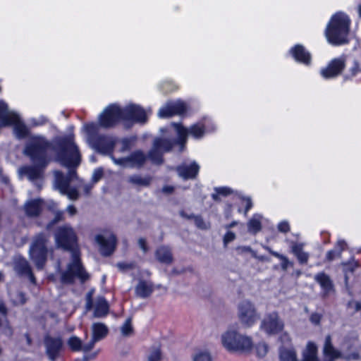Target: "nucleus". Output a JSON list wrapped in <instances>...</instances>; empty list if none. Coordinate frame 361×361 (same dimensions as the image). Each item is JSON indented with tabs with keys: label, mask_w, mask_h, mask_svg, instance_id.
Wrapping results in <instances>:
<instances>
[{
	"label": "nucleus",
	"mask_w": 361,
	"mask_h": 361,
	"mask_svg": "<svg viewBox=\"0 0 361 361\" xmlns=\"http://www.w3.org/2000/svg\"><path fill=\"white\" fill-rule=\"evenodd\" d=\"M221 342L228 351L241 353H250L253 348L250 337L235 330H228L221 335Z\"/></svg>",
	"instance_id": "423d86ee"
},
{
	"label": "nucleus",
	"mask_w": 361,
	"mask_h": 361,
	"mask_svg": "<svg viewBox=\"0 0 361 361\" xmlns=\"http://www.w3.org/2000/svg\"><path fill=\"white\" fill-rule=\"evenodd\" d=\"M236 238V235L235 234L232 232V231H228L224 236V238H223V242H224V247H227L228 244L232 241H233Z\"/></svg>",
	"instance_id": "864d4df0"
},
{
	"label": "nucleus",
	"mask_w": 361,
	"mask_h": 361,
	"mask_svg": "<svg viewBox=\"0 0 361 361\" xmlns=\"http://www.w3.org/2000/svg\"><path fill=\"white\" fill-rule=\"evenodd\" d=\"M121 333L124 336H129L133 334V328L132 326V319L128 318L126 319L123 325L121 328Z\"/></svg>",
	"instance_id": "79ce46f5"
},
{
	"label": "nucleus",
	"mask_w": 361,
	"mask_h": 361,
	"mask_svg": "<svg viewBox=\"0 0 361 361\" xmlns=\"http://www.w3.org/2000/svg\"><path fill=\"white\" fill-rule=\"evenodd\" d=\"M350 20L347 15L339 12L334 15L325 30V35L329 43L341 45L348 42Z\"/></svg>",
	"instance_id": "7ed1b4c3"
},
{
	"label": "nucleus",
	"mask_w": 361,
	"mask_h": 361,
	"mask_svg": "<svg viewBox=\"0 0 361 361\" xmlns=\"http://www.w3.org/2000/svg\"><path fill=\"white\" fill-rule=\"evenodd\" d=\"M123 117L122 108L116 104L109 105L99 117V126L104 128H114L123 121Z\"/></svg>",
	"instance_id": "6e6552de"
},
{
	"label": "nucleus",
	"mask_w": 361,
	"mask_h": 361,
	"mask_svg": "<svg viewBox=\"0 0 361 361\" xmlns=\"http://www.w3.org/2000/svg\"><path fill=\"white\" fill-rule=\"evenodd\" d=\"M138 245L145 253H147L149 251V247L147 246V241L145 238H139L138 239Z\"/></svg>",
	"instance_id": "680f3d73"
},
{
	"label": "nucleus",
	"mask_w": 361,
	"mask_h": 361,
	"mask_svg": "<svg viewBox=\"0 0 361 361\" xmlns=\"http://www.w3.org/2000/svg\"><path fill=\"white\" fill-rule=\"evenodd\" d=\"M11 300L12 304L15 306L23 305L27 302L25 294L20 290H18L16 293L11 294Z\"/></svg>",
	"instance_id": "4c0bfd02"
},
{
	"label": "nucleus",
	"mask_w": 361,
	"mask_h": 361,
	"mask_svg": "<svg viewBox=\"0 0 361 361\" xmlns=\"http://www.w3.org/2000/svg\"><path fill=\"white\" fill-rule=\"evenodd\" d=\"M147 156V158H149V160L154 164L161 165L164 162L163 153L154 145Z\"/></svg>",
	"instance_id": "f704fd0d"
},
{
	"label": "nucleus",
	"mask_w": 361,
	"mask_h": 361,
	"mask_svg": "<svg viewBox=\"0 0 361 361\" xmlns=\"http://www.w3.org/2000/svg\"><path fill=\"white\" fill-rule=\"evenodd\" d=\"M187 111V105L185 102L178 101L168 103L159 111L161 118H169L175 115H182Z\"/></svg>",
	"instance_id": "dca6fc26"
},
{
	"label": "nucleus",
	"mask_w": 361,
	"mask_h": 361,
	"mask_svg": "<svg viewBox=\"0 0 361 361\" xmlns=\"http://www.w3.org/2000/svg\"><path fill=\"white\" fill-rule=\"evenodd\" d=\"M283 328L284 323L276 311L266 314L261 322V329L269 335L277 334Z\"/></svg>",
	"instance_id": "1a4fd4ad"
},
{
	"label": "nucleus",
	"mask_w": 361,
	"mask_h": 361,
	"mask_svg": "<svg viewBox=\"0 0 361 361\" xmlns=\"http://www.w3.org/2000/svg\"><path fill=\"white\" fill-rule=\"evenodd\" d=\"M200 166L193 161L189 164H183L176 168L178 175L184 180L195 179L199 173Z\"/></svg>",
	"instance_id": "aec40b11"
},
{
	"label": "nucleus",
	"mask_w": 361,
	"mask_h": 361,
	"mask_svg": "<svg viewBox=\"0 0 361 361\" xmlns=\"http://www.w3.org/2000/svg\"><path fill=\"white\" fill-rule=\"evenodd\" d=\"M314 280L322 288V298H327L335 292L334 284L331 277L325 272H319L314 276Z\"/></svg>",
	"instance_id": "a211bd4d"
},
{
	"label": "nucleus",
	"mask_w": 361,
	"mask_h": 361,
	"mask_svg": "<svg viewBox=\"0 0 361 361\" xmlns=\"http://www.w3.org/2000/svg\"><path fill=\"white\" fill-rule=\"evenodd\" d=\"M35 166H24L19 169L18 172L20 176H27L30 180H35L40 178L42 176L43 170L46 166H42L39 163H34Z\"/></svg>",
	"instance_id": "4be33fe9"
},
{
	"label": "nucleus",
	"mask_w": 361,
	"mask_h": 361,
	"mask_svg": "<svg viewBox=\"0 0 361 361\" xmlns=\"http://www.w3.org/2000/svg\"><path fill=\"white\" fill-rule=\"evenodd\" d=\"M179 214H180V216H182L183 218L186 219H189V220H190V219H192V220H193V219H194V217H195V215H194V214H187L185 211H183V210L180 211Z\"/></svg>",
	"instance_id": "774afa93"
},
{
	"label": "nucleus",
	"mask_w": 361,
	"mask_h": 361,
	"mask_svg": "<svg viewBox=\"0 0 361 361\" xmlns=\"http://www.w3.org/2000/svg\"><path fill=\"white\" fill-rule=\"evenodd\" d=\"M175 186L169 185H164L161 190V193H163L165 195H171L175 192Z\"/></svg>",
	"instance_id": "4d7b16f0"
},
{
	"label": "nucleus",
	"mask_w": 361,
	"mask_h": 361,
	"mask_svg": "<svg viewBox=\"0 0 361 361\" xmlns=\"http://www.w3.org/2000/svg\"><path fill=\"white\" fill-rule=\"evenodd\" d=\"M4 275L1 272H0V282L3 280ZM8 314V309L5 303V302L3 300H0V314L4 317L6 318ZM2 325V321L0 319V326Z\"/></svg>",
	"instance_id": "c03bdc74"
},
{
	"label": "nucleus",
	"mask_w": 361,
	"mask_h": 361,
	"mask_svg": "<svg viewBox=\"0 0 361 361\" xmlns=\"http://www.w3.org/2000/svg\"><path fill=\"white\" fill-rule=\"evenodd\" d=\"M343 270L345 274L348 273H353L354 271L360 267L358 261L355 260L354 257L347 262H342L341 264Z\"/></svg>",
	"instance_id": "ea45409f"
},
{
	"label": "nucleus",
	"mask_w": 361,
	"mask_h": 361,
	"mask_svg": "<svg viewBox=\"0 0 361 361\" xmlns=\"http://www.w3.org/2000/svg\"><path fill=\"white\" fill-rule=\"evenodd\" d=\"M281 361H296V354L294 351L284 349L280 353Z\"/></svg>",
	"instance_id": "a19ab883"
},
{
	"label": "nucleus",
	"mask_w": 361,
	"mask_h": 361,
	"mask_svg": "<svg viewBox=\"0 0 361 361\" xmlns=\"http://www.w3.org/2000/svg\"><path fill=\"white\" fill-rule=\"evenodd\" d=\"M13 333V330L11 325L9 324V322L6 320V325L4 329V334H5L6 336L11 337L12 336Z\"/></svg>",
	"instance_id": "69168bd1"
},
{
	"label": "nucleus",
	"mask_w": 361,
	"mask_h": 361,
	"mask_svg": "<svg viewBox=\"0 0 361 361\" xmlns=\"http://www.w3.org/2000/svg\"><path fill=\"white\" fill-rule=\"evenodd\" d=\"M323 354L330 359L329 361H334L336 359L343 358L342 353L334 346L331 335H327L325 337L323 346Z\"/></svg>",
	"instance_id": "5701e85b"
},
{
	"label": "nucleus",
	"mask_w": 361,
	"mask_h": 361,
	"mask_svg": "<svg viewBox=\"0 0 361 361\" xmlns=\"http://www.w3.org/2000/svg\"><path fill=\"white\" fill-rule=\"evenodd\" d=\"M68 345L70 347L72 351H80L82 350L85 353L87 351L85 350V344L82 345V341L77 336H71L67 341Z\"/></svg>",
	"instance_id": "c9c22d12"
},
{
	"label": "nucleus",
	"mask_w": 361,
	"mask_h": 361,
	"mask_svg": "<svg viewBox=\"0 0 361 361\" xmlns=\"http://www.w3.org/2000/svg\"><path fill=\"white\" fill-rule=\"evenodd\" d=\"M44 202L42 199H32L27 201L23 206L25 215L30 219L39 217L44 209Z\"/></svg>",
	"instance_id": "f3484780"
},
{
	"label": "nucleus",
	"mask_w": 361,
	"mask_h": 361,
	"mask_svg": "<svg viewBox=\"0 0 361 361\" xmlns=\"http://www.w3.org/2000/svg\"><path fill=\"white\" fill-rule=\"evenodd\" d=\"M13 269L18 276L27 278L33 285L37 284L32 267L25 258L21 256L16 257L13 260Z\"/></svg>",
	"instance_id": "ddd939ff"
},
{
	"label": "nucleus",
	"mask_w": 361,
	"mask_h": 361,
	"mask_svg": "<svg viewBox=\"0 0 361 361\" xmlns=\"http://www.w3.org/2000/svg\"><path fill=\"white\" fill-rule=\"evenodd\" d=\"M174 142L167 138H156L153 145L159 149L162 153L169 152L173 148Z\"/></svg>",
	"instance_id": "473e14b6"
},
{
	"label": "nucleus",
	"mask_w": 361,
	"mask_h": 361,
	"mask_svg": "<svg viewBox=\"0 0 361 361\" xmlns=\"http://www.w3.org/2000/svg\"><path fill=\"white\" fill-rule=\"evenodd\" d=\"M49 235L43 232L35 235L29 249V257L36 268L44 269L49 253Z\"/></svg>",
	"instance_id": "20e7f679"
},
{
	"label": "nucleus",
	"mask_w": 361,
	"mask_h": 361,
	"mask_svg": "<svg viewBox=\"0 0 361 361\" xmlns=\"http://www.w3.org/2000/svg\"><path fill=\"white\" fill-rule=\"evenodd\" d=\"M345 66V59H335L329 63L326 68L322 70L321 73L325 78H334L342 73Z\"/></svg>",
	"instance_id": "6ab92c4d"
},
{
	"label": "nucleus",
	"mask_w": 361,
	"mask_h": 361,
	"mask_svg": "<svg viewBox=\"0 0 361 361\" xmlns=\"http://www.w3.org/2000/svg\"><path fill=\"white\" fill-rule=\"evenodd\" d=\"M103 174V171L102 169H97L94 171L92 178V183L95 184L102 178Z\"/></svg>",
	"instance_id": "13d9d810"
},
{
	"label": "nucleus",
	"mask_w": 361,
	"mask_h": 361,
	"mask_svg": "<svg viewBox=\"0 0 361 361\" xmlns=\"http://www.w3.org/2000/svg\"><path fill=\"white\" fill-rule=\"evenodd\" d=\"M153 286L145 281H141L135 288L136 295L140 298H147L153 292Z\"/></svg>",
	"instance_id": "c756f323"
},
{
	"label": "nucleus",
	"mask_w": 361,
	"mask_h": 361,
	"mask_svg": "<svg viewBox=\"0 0 361 361\" xmlns=\"http://www.w3.org/2000/svg\"><path fill=\"white\" fill-rule=\"evenodd\" d=\"M214 190L224 197L228 196L233 192V191L228 187L215 188Z\"/></svg>",
	"instance_id": "5fc2aeb1"
},
{
	"label": "nucleus",
	"mask_w": 361,
	"mask_h": 361,
	"mask_svg": "<svg viewBox=\"0 0 361 361\" xmlns=\"http://www.w3.org/2000/svg\"><path fill=\"white\" fill-rule=\"evenodd\" d=\"M54 218L51 220L46 226L47 231H51L54 226L59 222L65 221L64 212L61 210H56L54 212Z\"/></svg>",
	"instance_id": "e433bc0d"
},
{
	"label": "nucleus",
	"mask_w": 361,
	"mask_h": 361,
	"mask_svg": "<svg viewBox=\"0 0 361 361\" xmlns=\"http://www.w3.org/2000/svg\"><path fill=\"white\" fill-rule=\"evenodd\" d=\"M161 360V352L159 348H155L148 357V361H160Z\"/></svg>",
	"instance_id": "8fccbe9b"
},
{
	"label": "nucleus",
	"mask_w": 361,
	"mask_h": 361,
	"mask_svg": "<svg viewBox=\"0 0 361 361\" xmlns=\"http://www.w3.org/2000/svg\"><path fill=\"white\" fill-rule=\"evenodd\" d=\"M268 351V346L266 343H259L256 347V352L259 357H263Z\"/></svg>",
	"instance_id": "3c124183"
},
{
	"label": "nucleus",
	"mask_w": 361,
	"mask_h": 361,
	"mask_svg": "<svg viewBox=\"0 0 361 361\" xmlns=\"http://www.w3.org/2000/svg\"><path fill=\"white\" fill-rule=\"evenodd\" d=\"M290 52L295 59L305 64H310L311 56L308 51L302 45L298 44L291 49Z\"/></svg>",
	"instance_id": "cd10ccee"
},
{
	"label": "nucleus",
	"mask_w": 361,
	"mask_h": 361,
	"mask_svg": "<svg viewBox=\"0 0 361 361\" xmlns=\"http://www.w3.org/2000/svg\"><path fill=\"white\" fill-rule=\"evenodd\" d=\"M238 254L250 253L252 257H257V252L254 251L250 246H238L236 247Z\"/></svg>",
	"instance_id": "de8ad7c7"
},
{
	"label": "nucleus",
	"mask_w": 361,
	"mask_h": 361,
	"mask_svg": "<svg viewBox=\"0 0 361 361\" xmlns=\"http://www.w3.org/2000/svg\"><path fill=\"white\" fill-rule=\"evenodd\" d=\"M347 309L351 314H354L361 310V302L354 300H350L347 303Z\"/></svg>",
	"instance_id": "a18cd8bd"
},
{
	"label": "nucleus",
	"mask_w": 361,
	"mask_h": 361,
	"mask_svg": "<svg viewBox=\"0 0 361 361\" xmlns=\"http://www.w3.org/2000/svg\"><path fill=\"white\" fill-rule=\"evenodd\" d=\"M85 131L90 145L102 154H111L115 147V141L110 137L99 133V126L95 123L85 126Z\"/></svg>",
	"instance_id": "39448f33"
},
{
	"label": "nucleus",
	"mask_w": 361,
	"mask_h": 361,
	"mask_svg": "<svg viewBox=\"0 0 361 361\" xmlns=\"http://www.w3.org/2000/svg\"><path fill=\"white\" fill-rule=\"evenodd\" d=\"M264 248L272 256L277 257L278 259H279L281 260V267L283 271H286L289 267H293V265H294L293 262H290L286 256L281 255L277 252L274 251L271 247H269L268 246H264Z\"/></svg>",
	"instance_id": "2f4dec72"
},
{
	"label": "nucleus",
	"mask_w": 361,
	"mask_h": 361,
	"mask_svg": "<svg viewBox=\"0 0 361 361\" xmlns=\"http://www.w3.org/2000/svg\"><path fill=\"white\" fill-rule=\"evenodd\" d=\"M152 180L153 178L149 175L142 176L135 174L129 176L128 178L129 183L137 187H149L152 184Z\"/></svg>",
	"instance_id": "c85d7f7f"
},
{
	"label": "nucleus",
	"mask_w": 361,
	"mask_h": 361,
	"mask_svg": "<svg viewBox=\"0 0 361 361\" xmlns=\"http://www.w3.org/2000/svg\"><path fill=\"white\" fill-rule=\"evenodd\" d=\"M108 328L102 323H94L92 325V338L89 343L85 344V350L90 351L97 341L104 338L108 334Z\"/></svg>",
	"instance_id": "412c9836"
},
{
	"label": "nucleus",
	"mask_w": 361,
	"mask_h": 361,
	"mask_svg": "<svg viewBox=\"0 0 361 361\" xmlns=\"http://www.w3.org/2000/svg\"><path fill=\"white\" fill-rule=\"evenodd\" d=\"M18 116L8 111V105L0 101V123L2 127L13 125L18 121Z\"/></svg>",
	"instance_id": "b1692460"
},
{
	"label": "nucleus",
	"mask_w": 361,
	"mask_h": 361,
	"mask_svg": "<svg viewBox=\"0 0 361 361\" xmlns=\"http://www.w3.org/2000/svg\"><path fill=\"white\" fill-rule=\"evenodd\" d=\"M290 251L297 258L299 264L306 265L308 263L310 254L304 250L303 243L292 242Z\"/></svg>",
	"instance_id": "393cba45"
},
{
	"label": "nucleus",
	"mask_w": 361,
	"mask_h": 361,
	"mask_svg": "<svg viewBox=\"0 0 361 361\" xmlns=\"http://www.w3.org/2000/svg\"><path fill=\"white\" fill-rule=\"evenodd\" d=\"M17 122H18V121L15 123H13L15 125L14 126V132H15L16 137L19 139H23V138L26 137L29 134L28 128L26 127L25 125L20 123H17Z\"/></svg>",
	"instance_id": "58836bf2"
},
{
	"label": "nucleus",
	"mask_w": 361,
	"mask_h": 361,
	"mask_svg": "<svg viewBox=\"0 0 361 361\" xmlns=\"http://www.w3.org/2000/svg\"><path fill=\"white\" fill-rule=\"evenodd\" d=\"M51 144L43 137H31L25 145L24 154L29 157L33 163H39L42 166L48 164L47 150Z\"/></svg>",
	"instance_id": "0eeeda50"
},
{
	"label": "nucleus",
	"mask_w": 361,
	"mask_h": 361,
	"mask_svg": "<svg viewBox=\"0 0 361 361\" xmlns=\"http://www.w3.org/2000/svg\"><path fill=\"white\" fill-rule=\"evenodd\" d=\"M95 240L100 246V252L104 256H110L116 247L117 240L113 233H109L106 236L97 235Z\"/></svg>",
	"instance_id": "2eb2a0df"
},
{
	"label": "nucleus",
	"mask_w": 361,
	"mask_h": 361,
	"mask_svg": "<svg viewBox=\"0 0 361 361\" xmlns=\"http://www.w3.org/2000/svg\"><path fill=\"white\" fill-rule=\"evenodd\" d=\"M155 257L160 263L167 265L171 264L173 262L171 249L165 245H161L156 250Z\"/></svg>",
	"instance_id": "a878e982"
},
{
	"label": "nucleus",
	"mask_w": 361,
	"mask_h": 361,
	"mask_svg": "<svg viewBox=\"0 0 361 361\" xmlns=\"http://www.w3.org/2000/svg\"><path fill=\"white\" fill-rule=\"evenodd\" d=\"M262 230V216L255 215L247 222V231L252 234H257Z\"/></svg>",
	"instance_id": "72a5a7b5"
},
{
	"label": "nucleus",
	"mask_w": 361,
	"mask_h": 361,
	"mask_svg": "<svg viewBox=\"0 0 361 361\" xmlns=\"http://www.w3.org/2000/svg\"><path fill=\"white\" fill-rule=\"evenodd\" d=\"M193 221L195 222V226L201 230H208L211 227L210 223L205 222L203 218L200 215H195Z\"/></svg>",
	"instance_id": "37998d69"
},
{
	"label": "nucleus",
	"mask_w": 361,
	"mask_h": 361,
	"mask_svg": "<svg viewBox=\"0 0 361 361\" xmlns=\"http://www.w3.org/2000/svg\"><path fill=\"white\" fill-rule=\"evenodd\" d=\"M322 319V316L318 313H313L310 316V321L314 324H319Z\"/></svg>",
	"instance_id": "0e129e2a"
},
{
	"label": "nucleus",
	"mask_w": 361,
	"mask_h": 361,
	"mask_svg": "<svg viewBox=\"0 0 361 361\" xmlns=\"http://www.w3.org/2000/svg\"><path fill=\"white\" fill-rule=\"evenodd\" d=\"M54 239L57 247L72 254V262L68 265L67 270L61 274V281L63 283L73 284L75 277L85 283L90 279V274L83 267L78 249V236L73 228L65 224L57 228L54 233Z\"/></svg>",
	"instance_id": "f03ea898"
},
{
	"label": "nucleus",
	"mask_w": 361,
	"mask_h": 361,
	"mask_svg": "<svg viewBox=\"0 0 361 361\" xmlns=\"http://www.w3.org/2000/svg\"><path fill=\"white\" fill-rule=\"evenodd\" d=\"M111 158L116 164L121 166L123 167H128V166L130 167V161L128 159V156L126 157L120 158V159H116L114 156H111Z\"/></svg>",
	"instance_id": "603ef678"
},
{
	"label": "nucleus",
	"mask_w": 361,
	"mask_h": 361,
	"mask_svg": "<svg viewBox=\"0 0 361 361\" xmlns=\"http://www.w3.org/2000/svg\"><path fill=\"white\" fill-rule=\"evenodd\" d=\"M94 185V184L93 183H85V184L82 185V189H83L84 193L86 195H90L91 190L93 188Z\"/></svg>",
	"instance_id": "e2e57ef3"
},
{
	"label": "nucleus",
	"mask_w": 361,
	"mask_h": 361,
	"mask_svg": "<svg viewBox=\"0 0 361 361\" xmlns=\"http://www.w3.org/2000/svg\"><path fill=\"white\" fill-rule=\"evenodd\" d=\"M66 211L68 212V213L71 215V216H74L77 214L78 211H77V209L75 208V207L74 205H69L67 209H66Z\"/></svg>",
	"instance_id": "338daca9"
},
{
	"label": "nucleus",
	"mask_w": 361,
	"mask_h": 361,
	"mask_svg": "<svg viewBox=\"0 0 361 361\" xmlns=\"http://www.w3.org/2000/svg\"><path fill=\"white\" fill-rule=\"evenodd\" d=\"M130 167L142 168L147 160V156L142 150H135L128 156Z\"/></svg>",
	"instance_id": "bb28decb"
},
{
	"label": "nucleus",
	"mask_w": 361,
	"mask_h": 361,
	"mask_svg": "<svg viewBox=\"0 0 361 361\" xmlns=\"http://www.w3.org/2000/svg\"><path fill=\"white\" fill-rule=\"evenodd\" d=\"M44 345L46 349V354L51 361H56L60 356L63 348V342L61 337H54L47 335L44 338Z\"/></svg>",
	"instance_id": "f8f14e48"
},
{
	"label": "nucleus",
	"mask_w": 361,
	"mask_h": 361,
	"mask_svg": "<svg viewBox=\"0 0 361 361\" xmlns=\"http://www.w3.org/2000/svg\"><path fill=\"white\" fill-rule=\"evenodd\" d=\"M54 151L56 161L69 169L66 176L60 171L54 172V188L70 200L75 201L80 198V192L77 188L71 186V183L78 179L76 168L80 164L81 155L73 137L67 136L60 139Z\"/></svg>",
	"instance_id": "f257e3e1"
},
{
	"label": "nucleus",
	"mask_w": 361,
	"mask_h": 361,
	"mask_svg": "<svg viewBox=\"0 0 361 361\" xmlns=\"http://www.w3.org/2000/svg\"><path fill=\"white\" fill-rule=\"evenodd\" d=\"M194 361H212V358L209 353H201L194 357Z\"/></svg>",
	"instance_id": "6e6d98bb"
},
{
	"label": "nucleus",
	"mask_w": 361,
	"mask_h": 361,
	"mask_svg": "<svg viewBox=\"0 0 361 361\" xmlns=\"http://www.w3.org/2000/svg\"><path fill=\"white\" fill-rule=\"evenodd\" d=\"M109 312V305L105 298H99L97 300L94 317H105Z\"/></svg>",
	"instance_id": "7c9ffc66"
},
{
	"label": "nucleus",
	"mask_w": 361,
	"mask_h": 361,
	"mask_svg": "<svg viewBox=\"0 0 361 361\" xmlns=\"http://www.w3.org/2000/svg\"><path fill=\"white\" fill-rule=\"evenodd\" d=\"M123 121L124 122H131L132 123L145 124L148 121V116L146 111L140 106L130 104L125 108H122Z\"/></svg>",
	"instance_id": "9b49d317"
},
{
	"label": "nucleus",
	"mask_w": 361,
	"mask_h": 361,
	"mask_svg": "<svg viewBox=\"0 0 361 361\" xmlns=\"http://www.w3.org/2000/svg\"><path fill=\"white\" fill-rule=\"evenodd\" d=\"M172 126L178 133V141L181 145H184L186 143L188 134L198 139L202 137L205 133V126L202 123H196L189 129L185 128L180 123H173Z\"/></svg>",
	"instance_id": "9d476101"
},
{
	"label": "nucleus",
	"mask_w": 361,
	"mask_h": 361,
	"mask_svg": "<svg viewBox=\"0 0 361 361\" xmlns=\"http://www.w3.org/2000/svg\"><path fill=\"white\" fill-rule=\"evenodd\" d=\"M341 256V252H336L334 250H330L326 253V259L327 261L331 262L334 260L336 257Z\"/></svg>",
	"instance_id": "052dcab7"
},
{
	"label": "nucleus",
	"mask_w": 361,
	"mask_h": 361,
	"mask_svg": "<svg viewBox=\"0 0 361 361\" xmlns=\"http://www.w3.org/2000/svg\"><path fill=\"white\" fill-rule=\"evenodd\" d=\"M238 317L241 323L246 326H252L258 319L254 305L248 302L240 304Z\"/></svg>",
	"instance_id": "4468645a"
},
{
	"label": "nucleus",
	"mask_w": 361,
	"mask_h": 361,
	"mask_svg": "<svg viewBox=\"0 0 361 361\" xmlns=\"http://www.w3.org/2000/svg\"><path fill=\"white\" fill-rule=\"evenodd\" d=\"M360 358V350L355 348L352 353L343 355V358L345 360H358Z\"/></svg>",
	"instance_id": "49530a36"
},
{
	"label": "nucleus",
	"mask_w": 361,
	"mask_h": 361,
	"mask_svg": "<svg viewBox=\"0 0 361 361\" xmlns=\"http://www.w3.org/2000/svg\"><path fill=\"white\" fill-rule=\"evenodd\" d=\"M117 267L122 271L134 269L136 267L135 262H119L117 264Z\"/></svg>",
	"instance_id": "09e8293b"
},
{
	"label": "nucleus",
	"mask_w": 361,
	"mask_h": 361,
	"mask_svg": "<svg viewBox=\"0 0 361 361\" xmlns=\"http://www.w3.org/2000/svg\"><path fill=\"white\" fill-rule=\"evenodd\" d=\"M278 230L281 232L286 233L290 231V226L287 221H282L278 225Z\"/></svg>",
	"instance_id": "bf43d9fd"
}]
</instances>
